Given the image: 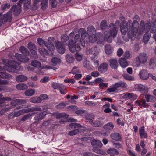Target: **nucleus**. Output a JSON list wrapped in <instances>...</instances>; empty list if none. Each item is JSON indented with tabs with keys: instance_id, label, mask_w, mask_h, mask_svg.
Listing matches in <instances>:
<instances>
[{
	"instance_id": "nucleus-45",
	"label": "nucleus",
	"mask_w": 156,
	"mask_h": 156,
	"mask_svg": "<svg viewBox=\"0 0 156 156\" xmlns=\"http://www.w3.org/2000/svg\"><path fill=\"white\" fill-rule=\"evenodd\" d=\"M68 115L65 113H58L56 115V118L57 119L62 118H67L68 117Z\"/></svg>"
},
{
	"instance_id": "nucleus-38",
	"label": "nucleus",
	"mask_w": 156,
	"mask_h": 156,
	"mask_svg": "<svg viewBox=\"0 0 156 156\" xmlns=\"http://www.w3.org/2000/svg\"><path fill=\"white\" fill-rule=\"evenodd\" d=\"M51 62L53 63V65L55 66L59 64L61 62V59L58 58H53L51 60Z\"/></svg>"
},
{
	"instance_id": "nucleus-54",
	"label": "nucleus",
	"mask_w": 156,
	"mask_h": 156,
	"mask_svg": "<svg viewBox=\"0 0 156 156\" xmlns=\"http://www.w3.org/2000/svg\"><path fill=\"white\" fill-rule=\"evenodd\" d=\"M113 145L115 148L118 149H122L123 148L122 146L119 143H113Z\"/></svg>"
},
{
	"instance_id": "nucleus-16",
	"label": "nucleus",
	"mask_w": 156,
	"mask_h": 156,
	"mask_svg": "<svg viewBox=\"0 0 156 156\" xmlns=\"http://www.w3.org/2000/svg\"><path fill=\"white\" fill-rule=\"evenodd\" d=\"M110 137L112 140L116 141H120L122 139L121 135L117 133H113L110 135Z\"/></svg>"
},
{
	"instance_id": "nucleus-27",
	"label": "nucleus",
	"mask_w": 156,
	"mask_h": 156,
	"mask_svg": "<svg viewBox=\"0 0 156 156\" xmlns=\"http://www.w3.org/2000/svg\"><path fill=\"white\" fill-rule=\"evenodd\" d=\"M16 80L18 82H23L26 81L27 80V77L24 75H20L16 77Z\"/></svg>"
},
{
	"instance_id": "nucleus-40",
	"label": "nucleus",
	"mask_w": 156,
	"mask_h": 156,
	"mask_svg": "<svg viewBox=\"0 0 156 156\" xmlns=\"http://www.w3.org/2000/svg\"><path fill=\"white\" fill-rule=\"evenodd\" d=\"M122 76L124 79L127 80L129 81H133L134 80V77L127 74L123 75Z\"/></svg>"
},
{
	"instance_id": "nucleus-6",
	"label": "nucleus",
	"mask_w": 156,
	"mask_h": 156,
	"mask_svg": "<svg viewBox=\"0 0 156 156\" xmlns=\"http://www.w3.org/2000/svg\"><path fill=\"white\" fill-rule=\"evenodd\" d=\"M69 126L71 127H73L74 128H78L74 130L70 131L69 132V135L71 136L78 134L79 133L82 132L84 130V129H81L83 128V127L79 124L71 123L70 124Z\"/></svg>"
},
{
	"instance_id": "nucleus-17",
	"label": "nucleus",
	"mask_w": 156,
	"mask_h": 156,
	"mask_svg": "<svg viewBox=\"0 0 156 156\" xmlns=\"http://www.w3.org/2000/svg\"><path fill=\"white\" fill-rule=\"evenodd\" d=\"M111 67L113 69H116L118 67V63L117 60L115 58L110 59L109 61Z\"/></svg>"
},
{
	"instance_id": "nucleus-35",
	"label": "nucleus",
	"mask_w": 156,
	"mask_h": 156,
	"mask_svg": "<svg viewBox=\"0 0 156 156\" xmlns=\"http://www.w3.org/2000/svg\"><path fill=\"white\" fill-rule=\"evenodd\" d=\"M151 37V35L149 33L146 32L143 37V42L144 43L146 44L150 38Z\"/></svg>"
},
{
	"instance_id": "nucleus-3",
	"label": "nucleus",
	"mask_w": 156,
	"mask_h": 156,
	"mask_svg": "<svg viewBox=\"0 0 156 156\" xmlns=\"http://www.w3.org/2000/svg\"><path fill=\"white\" fill-rule=\"evenodd\" d=\"M110 32L106 31L104 33V38L105 40L111 43L112 42L111 37H114L117 34V30L116 27L112 23H110L109 25Z\"/></svg>"
},
{
	"instance_id": "nucleus-10",
	"label": "nucleus",
	"mask_w": 156,
	"mask_h": 156,
	"mask_svg": "<svg viewBox=\"0 0 156 156\" xmlns=\"http://www.w3.org/2000/svg\"><path fill=\"white\" fill-rule=\"evenodd\" d=\"M28 47L31 52V56L34 58L38 57L37 53V48L35 44L32 43H29L28 44Z\"/></svg>"
},
{
	"instance_id": "nucleus-2",
	"label": "nucleus",
	"mask_w": 156,
	"mask_h": 156,
	"mask_svg": "<svg viewBox=\"0 0 156 156\" xmlns=\"http://www.w3.org/2000/svg\"><path fill=\"white\" fill-rule=\"evenodd\" d=\"M81 32L82 39L81 41L79 35L77 34L75 35L74 41L72 39L74 37V34L72 32L69 35V37L70 39L68 44V47L70 51L72 52H74L76 51H79L80 50L81 46L84 47L86 43L87 44L91 42L92 43L97 42L98 44L102 43V35L101 33H98L95 35L93 34L89 35L86 33L85 30L83 29H81L80 30Z\"/></svg>"
},
{
	"instance_id": "nucleus-9",
	"label": "nucleus",
	"mask_w": 156,
	"mask_h": 156,
	"mask_svg": "<svg viewBox=\"0 0 156 156\" xmlns=\"http://www.w3.org/2000/svg\"><path fill=\"white\" fill-rule=\"evenodd\" d=\"M12 14L11 11L8 12L3 15L0 14V21L2 23H5L7 22H10L12 18Z\"/></svg>"
},
{
	"instance_id": "nucleus-61",
	"label": "nucleus",
	"mask_w": 156,
	"mask_h": 156,
	"mask_svg": "<svg viewBox=\"0 0 156 156\" xmlns=\"http://www.w3.org/2000/svg\"><path fill=\"white\" fill-rule=\"evenodd\" d=\"M75 57L77 60L78 61H80L82 59V55L78 53H77L75 54Z\"/></svg>"
},
{
	"instance_id": "nucleus-57",
	"label": "nucleus",
	"mask_w": 156,
	"mask_h": 156,
	"mask_svg": "<svg viewBox=\"0 0 156 156\" xmlns=\"http://www.w3.org/2000/svg\"><path fill=\"white\" fill-rule=\"evenodd\" d=\"M10 7V4L8 3H5L2 5L1 7V9L3 10H5L6 8H9Z\"/></svg>"
},
{
	"instance_id": "nucleus-13",
	"label": "nucleus",
	"mask_w": 156,
	"mask_h": 156,
	"mask_svg": "<svg viewBox=\"0 0 156 156\" xmlns=\"http://www.w3.org/2000/svg\"><path fill=\"white\" fill-rule=\"evenodd\" d=\"M15 56L18 61L23 62H27L29 60V58L23 55L18 53L15 54Z\"/></svg>"
},
{
	"instance_id": "nucleus-58",
	"label": "nucleus",
	"mask_w": 156,
	"mask_h": 156,
	"mask_svg": "<svg viewBox=\"0 0 156 156\" xmlns=\"http://www.w3.org/2000/svg\"><path fill=\"white\" fill-rule=\"evenodd\" d=\"M50 2L51 6L53 8H55L57 5L56 0H50Z\"/></svg>"
},
{
	"instance_id": "nucleus-37",
	"label": "nucleus",
	"mask_w": 156,
	"mask_h": 156,
	"mask_svg": "<svg viewBox=\"0 0 156 156\" xmlns=\"http://www.w3.org/2000/svg\"><path fill=\"white\" fill-rule=\"evenodd\" d=\"M92 125L95 127H99L102 126L103 124L99 120H96L94 122L92 121L91 122Z\"/></svg>"
},
{
	"instance_id": "nucleus-19",
	"label": "nucleus",
	"mask_w": 156,
	"mask_h": 156,
	"mask_svg": "<svg viewBox=\"0 0 156 156\" xmlns=\"http://www.w3.org/2000/svg\"><path fill=\"white\" fill-rule=\"evenodd\" d=\"M120 66L123 68H125L128 66V62L124 58H120L118 60Z\"/></svg>"
},
{
	"instance_id": "nucleus-12",
	"label": "nucleus",
	"mask_w": 156,
	"mask_h": 156,
	"mask_svg": "<svg viewBox=\"0 0 156 156\" xmlns=\"http://www.w3.org/2000/svg\"><path fill=\"white\" fill-rule=\"evenodd\" d=\"M55 46L58 52L61 54H63L65 52V48L61 42L59 41H56Z\"/></svg>"
},
{
	"instance_id": "nucleus-34",
	"label": "nucleus",
	"mask_w": 156,
	"mask_h": 156,
	"mask_svg": "<svg viewBox=\"0 0 156 156\" xmlns=\"http://www.w3.org/2000/svg\"><path fill=\"white\" fill-rule=\"evenodd\" d=\"M137 88L140 91H147V90L146 86L141 84L138 85L137 86Z\"/></svg>"
},
{
	"instance_id": "nucleus-59",
	"label": "nucleus",
	"mask_w": 156,
	"mask_h": 156,
	"mask_svg": "<svg viewBox=\"0 0 156 156\" xmlns=\"http://www.w3.org/2000/svg\"><path fill=\"white\" fill-rule=\"evenodd\" d=\"M123 53V51L121 48H119L117 51V55L119 57H120Z\"/></svg>"
},
{
	"instance_id": "nucleus-52",
	"label": "nucleus",
	"mask_w": 156,
	"mask_h": 156,
	"mask_svg": "<svg viewBox=\"0 0 156 156\" xmlns=\"http://www.w3.org/2000/svg\"><path fill=\"white\" fill-rule=\"evenodd\" d=\"M156 63V58H153L150 59L149 60V64L150 66H155Z\"/></svg>"
},
{
	"instance_id": "nucleus-28",
	"label": "nucleus",
	"mask_w": 156,
	"mask_h": 156,
	"mask_svg": "<svg viewBox=\"0 0 156 156\" xmlns=\"http://www.w3.org/2000/svg\"><path fill=\"white\" fill-rule=\"evenodd\" d=\"M31 111L29 109H23L20 110L18 112H15L14 113L15 116L18 117L22 115L23 113L30 112Z\"/></svg>"
},
{
	"instance_id": "nucleus-43",
	"label": "nucleus",
	"mask_w": 156,
	"mask_h": 156,
	"mask_svg": "<svg viewBox=\"0 0 156 156\" xmlns=\"http://www.w3.org/2000/svg\"><path fill=\"white\" fill-rule=\"evenodd\" d=\"M66 58V61L69 63H72L74 61V58L71 54L67 55Z\"/></svg>"
},
{
	"instance_id": "nucleus-44",
	"label": "nucleus",
	"mask_w": 156,
	"mask_h": 156,
	"mask_svg": "<svg viewBox=\"0 0 156 156\" xmlns=\"http://www.w3.org/2000/svg\"><path fill=\"white\" fill-rule=\"evenodd\" d=\"M137 97L136 95L134 94L133 93H127L125 94L123 98H136Z\"/></svg>"
},
{
	"instance_id": "nucleus-1",
	"label": "nucleus",
	"mask_w": 156,
	"mask_h": 156,
	"mask_svg": "<svg viewBox=\"0 0 156 156\" xmlns=\"http://www.w3.org/2000/svg\"><path fill=\"white\" fill-rule=\"evenodd\" d=\"M120 30L122 34V37L126 41H129L130 38L134 36H140L144 31L148 32L149 30L152 33L156 31V25L152 24L148 21L144 24V22L141 21L139 26L138 22L135 20L132 22L129 20L127 23H123L121 26Z\"/></svg>"
},
{
	"instance_id": "nucleus-20",
	"label": "nucleus",
	"mask_w": 156,
	"mask_h": 156,
	"mask_svg": "<svg viewBox=\"0 0 156 156\" xmlns=\"http://www.w3.org/2000/svg\"><path fill=\"white\" fill-rule=\"evenodd\" d=\"M114 50L113 48L110 44H107L105 45V51L106 54L107 55L112 54Z\"/></svg>"
},
{
	"instance_id": "nucleus-47",
	"label": "nucleus",
	"mask_w": 156,
	"mask_h": 156,
	"mask_svg": "<svg viewBox=\"0 0 156 156\" xmlns=\"http://www.w3.org/2000/svg\"><path fill=\"white\" fill-rule=\"evenodd\" d=\"M48 0H43L41 3L42 9L44 10L47 7Z\"/></svg>"
},
{
	"instance_id": "nucleus-46",
	"label": "nucleus",
	"mask_w": 156,
	"mask_h": 156,
	"mask_svg": "<svg viewBox=\"0 0 156 156\" xmlns=\"http://www.w3.org/2000/svg\"><path fill=\"white\" fill-rule=\"evenodd\" d=\"M42 99L41 98H31L30 101L34 103H39L41 102Z\"/></svg>"
},
{
	"instance_id": "nucleus-7",
	"label": "nucleus",
	"mask_w": 156,
	"mask_h": 156,
	"mask_svg": "<svg viewBox=\"0 0 156 156\" xmlns=\"http://www.w3.org/2000/svg\"><path fill=\"white\" fill-rule=\"evenodd\" d=\"M147 58L148 57L146 53H140L139 56L134 59L135 61H136L137 59L139 60V61L135 65V66L138 67L141 64H145L147 62Z\"/></svg>"
},
{
	"instance_id": "nucleus-8",
	"label": "nucleus",
	"mask_w": 156,
	"mask_h": 156,
	"mask_svg": "<svg viewBox=\"0 0 156 156\" xmlns=\"http://www.w3.org/2000/svg\"><path fill=\"white\" fill-rule=\"evenodd\" d=\"M100 51V49L97 47H93L91 49H89L87 51V54L92 55L91 56V58L93 61H94L95 59L97 58V55Z\"/></svg>"
},
{
	"instance_id": "nucleus-22",
	"label": "nucleus",
	"mask_w": 156,
	"mask_h": 156,
	"mask_svg": "<svg viewBox=\"0 0 156 156\" xmlns=\"http://www.w3.org/2000/svg\"><path fill=\"white\" fill-rule=\"evenodd\" d=\"M103 127L107 131H111L114 128V125L112 123L109 122L104 125Z\"/></svg>"
},
{
	"instance_id": "nucleus-14",
	"label": "nucleus",
	"mask_w": 156,
	"mask_h": 156,
	"mask_svg": "<svg viewBox=\"0 0 156 156\" xmlns=\"http://www.w3.org/2000/svg\"><path fill=\"white\" fill-rule=\"evenodd\" d=\"M149 74L146 70L143 69L139 72V76L141 79L146 80L148 78Z\"/></svg>"
},
{
	"instance_id": "nucleus-26",
	"label": "nucleus",
	"mask_w": 156,
	"mask_h": 156,
	"mask_svg": "<svg viewBox=\"0 0 156 156\" xmlns=\"http://www.w3.org/2000/svg\"><path fill=\"white\" fill-rule=\"evenodd\" d=\"M107 152L108 154H112L114 155H118L119 154V152L117 149L112 148L108 149Z\"/></svg>"
},
{
	"instance_id": "nucleus-15",
	"label": "nucleus",
	"mask_w": 156,
	"mask_h": 156,
	"mask_svg": "<svg viewBox=\"0 0 156 156\" xmlns=\"http://www.w3.org/2000/svg\"><path fill=\"white\" fill-rule=\"evenodd\" d=\"M78 68L77 67H74L72 69L71 72H69V73H72V74H75L74 78L76 80H79L80 79L82 76L81 74H77L78 73H81V72L80 70H75V69Z\"/></svg>"
},
{
	"instance_id": "nucleus-63",
	"label": "nucleus",
	"mask_w": 156,
	"mask_h": 156,
	"mask_svg": "<svg viewBox=\"0 0 156 156\" xmlns=\"http://www.w3.org/2000/svg\"><path fill=\"white\" fill-rule=\"evenodd\" d=\"M128 154L131 156H137L136 153H135L133 151L130 150H127Z\"/></svg>"
},
{
	"instance_id": "nucleus-55",
	"label": "nucleus",
	"mask_w": 156,
	"mask_h": 156,
	"mask_svg": "<svg viewBox=\"0 0 156 156\" xmlns=\"http://www.w3.org/2000/svg\"><path fill=\"white\" fill-rule=\"evenodd\" d=\"M39 52L41 55H44L47 53V50L43 48H41L39 49Z\"/></svg>"
},
{
	"instance_id": "nucleus-60",
	"label": "nucleus",
	"mask_w": 156,
	"mask_h": 156,
	"mask_svg": "<svg viewBox=\"0 0 156 156\" xmlns=\"http://www.w3.org/2000/svg\"><path fill=\"white\" fill-rule=\"evenodd\" d=\"M116 90L115 88V87L114 86L110 88H108L107 89V92L108 93H111L114 92Z\"/></svg>"
},
{
	"instance_id": "nucleus-62",
	"label": "nucleus",
	"mask_w": 156,
	"mask_h": 156,
	"mask_svg": "<svg viewBox=\"0 0 156 156\" xmlns=\"http://www.w3.org/2000/svg\"><path fill=\"white\" fill-rule=\"evenodd\" d=\"M108 86V83H105L103 82L100 83L99 86L100 89H103L104 87H106Z\"/></svg>"
},
{
	"instance_id": "nucleus-51",
	"label": "nucleus",
	"mask_w": 156,
	"mask_h": 156,
	"mask_svg": "<svg viewBox=\"0 0 156 156\" xmlns=\"http://www.w3.org/2000/svg\"><path fill=\"white\" fill-rule=\"evenodd\" d=\"M8 81L7 80H2L0 79V91L2 89V87L3 85L7 84Z\"/></svg>"
},
{
	"instance_id": "nucleus-49",
	"label": "nucleus",
	"mask_w": 156,
	"mask_h": 156,
	"mask_svg": "<svg viewBox=\"0 0 156 156\" xmlns=\"http://www.w3.org/2000/svg\"><path fill=\"white\" fill-rule=\"evenodd\" d=\"M61 94H65L66 93V87L62 85V86L58 89Z\"/></svg>"
},
{
	"instance_id": "nucleus-56",
	"label": "nucleus",
	"mask_w": 156,
	"mask_h": 156,
	"mask_svg": "<svg viewBox=\"0 0 156 156\" xmlns=\"http://www.w3.org/2000/svg\"><path fill=\"white\" fill-rule=\"evenodd\" d=\"M107 26L106 22L105 20H103L101 23V27L102 30L104 29L107 27Z\"/></svg>"
},
{
	"instance_id": "nucleus-11",
	"label": "nucleus",
	"mask_w": 156,
	"mask_h": 156,
	"mask_svg": "<svg viewBox=\"0 0 156 156\" xmlns=\"http://www.w3.org/2000/svg\"><path fill=\"white\" fill-rule=\"evenodd\" d=\"M23 1L24 0H20L17 5H13L11 9L12 10L14 11L16 13H20L21 12V4L23 3Z\"/></svg>"
},
{
	"instance_id": "nucleus-36",
	"label": "nucleus",
	"mask_w": 156,
	"mask_h": 156,
	"mask_svg": "<svg viewBox=\"0 0 156 156\" xmlns=\"http://www.w3.org/2000/svg\"><path fill=\"white\" fill-rule=\"evenodd\" d=\"M35 92V91L33 89H29L26 91L25 92V95L27 96H31Z\"/></svg>"
},
{
	"instance_id": "nucleus-33",
	"label": "nucleus",
	"mask_w": 156,
	"mask_h": 156,
	"mask_svg": "<svg viewBox=\"0 0 156 156\" xmlns=\"http://www.w3.org/2000/svg\"><path fill=\"white\" fill-rule=\"evenodd\" d=\"M69 39V37L65 34H64L61 36V41L64 44H67V43H66V42L68 41Z\"/></svg>"
},
{
	"instance_id": "nucleus-64",
	"label": "nucleus",
	"mask_w": 156,
	"mask_h": 156,
	"mask_svg": "<svg viewBox=\"0 0 156 156\" xmlns=\"http://www.w3.org/2000/svg\"><path fill=\"white\" fill-rule=\"evenodd\" d=\"M100 75L99 72L97 71H93L91 73V75L94 77H98Z\"/></svg>"
},
{
	"instance_id": "nucleus-30",
	"label": "nucleus",
	"mask_w": 156,
	"mask_h": 156,
	"mask_svg": "<svg viewBox=\"0 0 156 156\" xmlns=\"http://www.w3.org/2000/svg\"><path fill=\"white\" fill-rule=\"evenodd\" d=\"M0 77L2 78L10 79L12 78V76L5 72H0Z\"/></svg>"
},
{
	"instance_id": "nucleus-4",
	"label": "nucleus",
	"mask_w": 156,
	"mask_h": 156,
	"mask_svg": "<svg viewBox=\"0 0 156 156\" xmlns=\"http://www.w3.org/2000/svg\"><path fill=\"white\" fill-rule=\"evenodd\" d=\"M10 64L7 67H5L4 68L6 69V70L9 72L13 73H17V71L22 70L23 68L17 62L11 60L9 62Z\"/></svg>"
},
{
	"instance_id": "nucleus-39",
	"label": "nucleus",
	"mask_w": 156,
	"mask_h": 156,
	"mask_svg": "<svg viewBox=\"0 0 156 156\" xmlns=\"http://www.w3.org/2000/svg\"><path fill=\"white\" fill-rule=\"evenodd\" d=\"M31 65L34 67L37 68L40 67L41 64L39 61L34 60L32 62Z\"/></svg>"
},
{
	"instance_id": "nucleus-48",
	"label": "nucleus",
	"mask_w": 156,
	"mask_h": 156,
	"mask_svg": "<svg viewBox=\"0 0 156 156\" xmlns=\"http://www.w3.org/2000/svg\"><path fill=\"white\" fill-rule=\"evenodd\" d=\"M62 85V84L55 82L53 83L51 85L52 87L55 89H59Z\"/></svg>"
},
{
	"instance_id": "nucleus-53",
	"label": "nucleus",
	"mask_w": 156,
	"mask_h": 156,
	"mask_svg": "<svg viewBox=\"0 0 156 156\" xmlns=\"http://www.w3.org/2000/svg\"><path fill=\"white\" fill-rule=\"evenodd\" d=\"M93 115L91 114H87L85 116V118L88 120L90 121L91 122H92V119L94 117Z\"/></svg>"
},
{
	"instance_id": "nucleus-5",
	"label": "nucleus",
	"mask_w": 156,
	"mask_h": 156,
	"mask_svg": "<svg viewBox=\"0 0 156 156\" xmlns=\"http://www.w3.org/2000/svg\"><path fill=\"white\" fill-rule=\"evenodd\" d=\"M91 143L92 146L94 147L93 149V151L101 154H105V152L104 151L98 149L102 147L103 145L100 141L98 140H94L92 141Z\"/></svg>"
},
{
	"instance_id": "nucleus-24",
	"label": "nucleus",
	"mask_w": 156,
	"mask_h": 156,
	"mask_svg": "<svg viewBox=\"0 0 156 156\" xmlns=\"http://www.w3.org/2000/svg\"><path fill=\"white\" fill-rule=\"evenodd\" d=\"M45 46L48 48L49 50L51 51L54 50V46L51 41H49V38H48V42L47 44H46Z\"/></svg>"
},
{
	"instance_id": "nucleus-18",
	"label": "nucleus",
	"mask_w": 156,
	"mask_h": 156,
	"mask_svg": "<svg viewBox=\"0 0 156 156\" xmlns=\"http://www.w3.org/2000/svg\"><path fill=\"white\" fill-rule=\"evenodd\" d=\"M108 66L107 64L103 63L100 65L98 68V70L101 73H105L107 70Z\"/></svg>"
},
{
	"instance_id": "nucleus-25",
	"label": "nucleus",
	"mask_w": 156,
	"mask_h": 156,
	"mask_svg": "<svg viewBox=\"0 0 156 156\" xmlns=\"http://www.w3.org/2000/svg\"><path fill=\"white\" fill-rule=\"evenodd\" d=\"M139 134L140 137V138L142 139L143 137L144 138H146L147 137V133L145 132L144 129V127L143 126L139 129Z\"/></svg>"
},
{
	"instance_id": "nucleus-50",
	"label": "nucleus",
	"mask_w": 156,
	"mask_h": 156,
	"mask_svg": "<svg viewBox=\"0 0 156 156\" xmlns=\"http://www.w3.org/2000/svg\"><path fill=\"white\" fill-rule=\"evenodd\" d=\"M37 41L39 44L41 46H43V44L45 46L46 44L47 43V41H45L41 38H38Z\"/></svg>"
},
{
	"instance_id": "nucleus-31",
	"label": "nucleus",
	"mask_w": 156,
	"mask_h": 156,
	"mask_svg": "<svg viewBox=\"0 0 156 156\" xmlns=\"http://www.w3.org/2000/svg\"><path fill=\"white\" fill-rule=\"evenodd\" d=\"M95 32V29L94 27L92 26L88 27L87 28V33L89 35L91 36L93 34H94Z\"/></svg>"
},
{
	"instance_id": "nucleus-21",
	"label": "nucleus",
	"mask_w": 156,
	"mask_h": 156,
	"mask_svg": "<svg viewBox=\"0 0 156 156\" xmlns=\"http://www.w3.org/2000/svg\"><path fill=\"white\" fill-rule=\"evenodd\" d=\"M47 113V112L46 111H44L42 113L37 114L34 118V119L36 121L42 120Z\"/></svg>"
},
{
	"instance_id": "nucleus-23",
	"label": "nucleus",
	"mask_w": 156,
	"mask_h": 156,
	"mask_svg": "<svg viewBox=\"0 0 156 156\" xmlns=\"http://www.w3.org/2000/svg\"><path fill=\"white\" fill-rule=\"evenodd\" d=\"M116 89L120 87H126V84L124 82L120 81L115 83L114 85Z\"/></svg>"
},
{
	"instance_id": "nucleus-42",
	"label": "nucleus",
	"mask_w": 156,
	"mask_h": 156,
	"mask_svg": "<svg viewBox=\"0 0 156 156\" xmlns=\"http://www.w3.org/2000/svg\"><path fill=\"white\" fill-rule=\"evenodd\" d=\"M20 52L26 55L29 54V51L27 48L24 46H21L20 49Z\"/></svg>"
},
{
	"instance_id": "nucleus-32",
	"label": "nucleus",
	"mask_w": 156,
	"mask_h": 156,
	"mask_svg": "<svg viewBox=\"0 0 156 156\" xmlns=\"http://www.w3.org/2000/svg\"><path fill=\"white\" fill-rule=\"evenodd\" d=\"M110 104L109 103L105 104L103 106V108L105 109L104 111L106 113H109L111 112V110L109 108Z\"/></svg>"
},
{
	"instance_id": "nucleus-29",
	"label": "nucleus",
	"mask_w": 156,
	"mask_h": 156,
	"mask_svg": "<svg viewBox=\"0 0 156 156\" xmlns=\"http://www.w3.org/2000/svg\"><path fill=\"white\" fill-rule=\"evenodd\" d=\"M16 88L18 90H23L27 89L28 87L26 84L21 83L17 85Z\"/></svg>"
},
{
	"instance_id": "nucleus-41",
	"label": "nucleus",
	"mask_w": 156,
	"mask_h": 156,
	"mask_svg": "<svg viewBox=\"0 0 156 156\" xmlns=\"http://www.w3.org/2000/svg\"><path fill=\"white\" fill-rule=\"evenodd\" d=\"M136 102L137 103L138 105L141 106H143L146 107L148 106V105L146 103L144 99H142L140 102L138 101H136Z\"/></svg>"
}]
</instances>
